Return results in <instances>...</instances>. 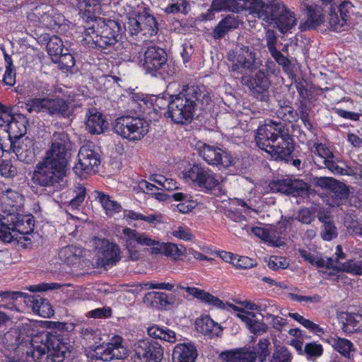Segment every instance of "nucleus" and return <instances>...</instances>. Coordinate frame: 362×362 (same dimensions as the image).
I'll return each mask as SVG.
<instances>
[{
	"instance_id": "nucleus-1",
	"label": "nucleus",
	"mask_w": 362,
	"mask_h": 362,
	"mask_svg": "<svg viewBox=\"0 0 362 362\" xmlns=\"http://www.w3.org/2000/svg\"><path fill=\"white\" fill-rule=\"evenodd\" d=\"M0 210V239L6 243L28 240L25 235L34 230L35 221L31 214H23L24 197L16 190L2 191Z\"/></svg>"
},
{
	"instance_id": "nucleus-2",
	"label": "nucleus",
	"mask_w": 362,
	"mask_h": 362,
	"mask_svg": "<svg viewBox=\"0 0 362 362\" xmlns=\"http://www.w3.org/2000/svg\"><path fill=\"white\" fill-rule=\"evenodd\" d=\"M69 144V138L66 132L62 131L53 134L51 146L44 159L35 166L33 174L35 183L42 187H52L54 191L65 186L66 156Z\"/></svg>"
},
{
	"instance_id": "nucleus-3",
	"label": "nucleus",
	"mask_w": 362,
	"mask_h": 362,
	"mask_svg": "<svg viewBox=\"0 0 362 362\" xmlns=\"http://www.w3.org/2000/svg\"><path fill=\"white\" fill-rule=\"evenodd\" d=\"M176 88L170 95L166 116L177 124H188L193 119L197 110H204L208 106L211 96L203 86L170 83L168 88Z\"/></svg>"
},
{
	"instance_id": "nucleus-4",
	"label": "nucleus",
	"mask_w": 362,
	"mask_h": 362,
	"mask_svg": "<svg viewBox=\"0 0 362 362\" xmlns=\"http://www.w3.org/2000/svg\"><path fill=\"white\" fill-rule=\"evenodd\" d=\"M67 335L59 329H55L48 332L45 344L34 346L30 343V346H26L25 350L23 344H19L16 352L17 356L22 352L21 358L13 356L9 358L8 362L13 359L21 362H63L69 354Z\"/></svg>"
},
{
	"instance_id": "nucleus-5",
	"label": "nucleus",
	"mask_w": 362,
	"mask_h": 362,
	"mask_svg": "<svg viewBox=\"0 0 362 362\" xmlns=\"http://www.w3.org/2000/svg\"><path fill=\"white\" fill-rule=\"evenodd\" d=\"M257 146L276 160L288 162L294 150L293 141L284 124L269 119L258 127L255 136Z\"/></svg>"
},
{
	"instance_id": "nucleus-6",
	"label": "nucleus",
	"mask_w": 362,
	"mask_h": 362,
	"mask_svg": "<svg viewBox=\"0 0 362 362\" xmlns=\"http://www.w3.org/2000/svg\"><path fill=\"white\" fill-rule=\"evenodd\" d=\"M252 15L269 24H274L281 33L291 30L297 23L294 13L279 0H272L267 4L256 0Z\"/></svg>"
},
{
	"instance_id": "nucleus-7",
	"label": "nucleus",
	"mask_w": 362,
	"mask_h": 362,
	"mask_svg": "<svg viewBox=\"0 0 362 362\" xmlns=\"http://www.w3.org/2000/svg\"><path fill=\"white\" fill-rule=\"evenodd\" d=\"M124 28L134 40L146 42L158 31L156 18L147 11L131 8L125 16Z\"/></svg>"
},
{
	"instance_id": "nucleus-8",
	"label": "nucleus",
	"mask_w": 362,
	"mask_h": 362,
	"mask_svg": "<svg viewBox=\"0 0 362 362\" xmlns=\"http://www.w3.org/2000/svg\"><path fill=\"white\" fill-rule=\"evenodd\" d=\"M138 58L142 69L153 76H160L166 80L173 76L177 71L174 63L168 62L165 51L158 46L148 47Z\"/></svg>"
},
{
	"instance_id": "nucleus-9",
	"label": "nucleus",
	"mask_w": 362,
	"mask_h": 362,
	"mask_svg": "<svg viewBox=\"0 0 362 362\" xmlns=\"http://www.w3.org/2000/svg\"><path fill=\"white\" fill-rule=\"evenodd\" d=\"M230 62L229 71L235 78H240L242 83L262 66V60L252 46L243 45L228 57Z\"/></svg>"
},
{
	"instance_id": "nucleus-10",
	"label": "nucleus",
	"mask_w": 362,
	"mask_h": 362,
	"mask_svg": "<svg viewBox=\"0 0 362 362\" xmlns=\"http://www.w3.org/2000/svg\"><path fill=\"white\" fill-rule=\"evenodd\" d=\"M120 26L113 20L101 21L96 28L90 27L85 30L83 40L90 47L105 49L117 42Z\"/></svg>"
},
{
	"instance_id": "nucleus-11",
	"label": "nucleus",
	"mask_w": 362,
	"mask_h": 362,
	"mask_svg": "<svg viewBox=\"0 0 362 362\" xmlns=\"http://www.w3.org/2000/svg\"><path fill=\"white\" fill-rule=\"evenodd\" d=\"M115 132L129 141L141 140L148 132V122L140 117L122 116L113 124Z\"/></svg>"
},
{
	"instance_id": "nucleus-12",
	"label": "nucleus",
	"mask_w": 362,
	"mask_h": 362,
	"mask_svg": "<svg viewBox=\"0 0 362 362\" xmlns=\"http://www.w3.org/2000/svg\"><path fill=\"white\" fill-rule=\"evenodd\" d=\"M182 176L187 182L193 183L204 192L214 190L220 185L219 176L201 164H194L185 170Z\"/></svg>"
},
{
	"instance_id": "nucleus-13",
	"label": "nucleus",
	"mask_w": 362,
	"mask_h": 362,
	"mask_svg": "<svg viewBox=\"0 0 362 362\" xmlns=\"http://www.w3.org/2000/svg\"><path fill=\"white\" fill-rule=\"evenodd\" d=\"M100 163L99 154L93 149V143L88 142L81 147L78 153V163L73 170L77 176L83 177L95 173Z\"/></svg>"
},
{
	"instance_id": "nucleus-14",
	"label": "nucleus",
	"mask_w": 362,
	"mask_h": 362,
	"mask_svg": "<svg viewBox=\"0 0 362 362\" xmlns=\"http://www.w3.org/2000/svg\"><path fill=\"white\" fill-rule=\"evenodd\" d=\"M95 247L97 251L98 267L110 268L121 259L120 250L116 243L106 239H95Z\"/></svg>"
},
{
	"instance_id": "nucleus-15",
	"label": "nucleus",
	"mask_w": 362,
	"mask_h": 362,
	"mask_svg": "<svg viewBox=\"0 0 362 362\" xmlns=\"http://www.w3.org/2000/svg\"><path fill=\"white\" fill-rule=\"evenodd\" d=\"M314 163L320 168H327L332 173L341 175L345 173L344 167L340 166L333 153L322 143H315L311 149Z\"/></svg>"
},
{
	"instance_id": "nucleus-16",
	"label": "nucleus",
	"mask_w": 362,
	"mask_h": 362,
	"mask_svg": "<svg viewBox=\"0 0 362 362\" xmlns=\"http://www.w3.org/2000/svg\"><path fill=\"white\" fill-rule=\"evenodd\" d=\"M128 355V350L122 345V339L117 338L114 342L105 346H97L90 351L88 356L91 359L102 361H110L113 359H122Z\"/></svg>"
},
{
	"instance_id": "nucleus-17",
	"label": "nucleus",
	"mask_w": 362,
	"mask_h": 362,
	"mask_svg": "<svg viewBox=\"0 0 362 362\" xmlns=\"http://www.w3.org/2000/svg\"><path fill=\"white\" fill-rule=\"evenodd\" d=\"M123 235L122 239L125 242L126 247L129 251L134 250L136 247V244H139L142 246L151 247V252L153 254L161 252V243L151 238L144 233H140L136 230L125 228L123 229Z\"/></svg>"
},
{
	"instance_id": "nucleus-18",
	"label": "nucleus",
	"mask_w": 362,
	"mask_h": 362,
	"mask_svg": "<svg viewBox=\"0 0 362 362\" xmlns=\"http://www.w3.org/2000/svg\"><path fill=\"white\" fill-rule=\"evenodd\" d=\"M163 356V349L158 342L146 339L136 346L134 362H160Z\"/></svg>"
},
{
	"instance_id": "nucleus-19",
	"label": "nucleus",
	"mask_w": 362,
	"mask_h": 362,
	"mask_svg": "<svg viewBox=\"0 0 362 362\" xmlns=\"http://www.w3.org/2000/svg\"><path fill=\"white\" fill-rule=\"evenodd\" d=\"M197 148L199 155L209 165L228 167L232 164L228 153L217 146L199 142Z\"/></svg>"
},
{
	"instance_id": "nucleus-20",
	"label": "nucleus",
	"mask_w": 362,
	"mask_h": 362,
	"mask_svg": "<svg viewBox=\"0 0 362 362\" xmlns=\"http://www.w3.org/2000/svg\"><path fill=\"white\" fill-rule=\"evenodd\" d=\"M37 18V21L45 27L49 29H56L62 25L64 21V16L49 6H41L36 7L32 13H30L28 18Z\"/></svg>"
},
{
	"instance_id": "nucleus-21",
	"label": "nucleus",
	"mask_w": 362,
	"mask_h": 362,
	"mask_svg": "<svg viewBox=\"0 0 362 362\" xmlns=\"http://www.w3.org/2000/svg\"><path fill=\"white\" fill-rule=\"evenodd\" d=\"M248 86L252 95L261 101H267L269 98V88L271 82L267 74L262 70L258 71L252 79L242 83Z\"/></svg>"
},
{
	"instance_id": "nucleus-22",
	"label": "nucleus",
	"mask_w": 362,
	"mask_h": 362,
	"mask_svg": "<svg viewBox=\"0 0 362 362\" xmlns=\"http://www.w3.org/2000/svg\"><path fill=\"white\" fill-rule=\"evenodd\" d=\"M11 148L19 160L25 163H31L35 160V142L32 138L25 136L11 140Z\"/></svg>"
},
{
	"instance_id": "nucleus-23",
	"label": "nucleus",
	"mask_w": 362,
	"mask_h": 362,
	"mask_svg": "<svg viewBox=\"0 0 362 362\" xmlns=\"http://www.w3.org/2000/svg\"><path fill=\"white\" fill-rule=\"evenodd\" d=\"M255 2L256 0H213L211 8L216 11L228 10L239 13L242 11H248L252 14Z\"/></svg>"
},
{
	"instance_id": "nucleus-24",
	"label": "nucleus",
	"mask_w": 362,
	"mask_h": 362,
	"mask_svg": "<svg viewBox=\"0 0 362 362\" xmlns=\"http://www.w3.org/2000/svg\"><path fill=\"white\" fill-rule=\"evenodd\" d=\"M349 192L347 186L337 180L327 191L325 202L330 206H338L347 199Z\"/></svg>"
},
{
	"instance_id": "nucleus-25",
	"label": "nucleus",
	"mask_w": 362,
	"mask_h": 362,
	"mask_svg": "<svg viewBox=\"0 0 362 362\" xmlns=\"http://www.w3.org/2000/svg\"><path fill=\"white\" fill-rule=\"evenodd\" d=\"M323 5L329 6L327 22L329 28L335 32H341L345 30L348 25L346 20L341 15H339L335 0H320Z\"/></svg>"
},
{
	"instance_id": "nucleus-26",
	"label": "nucleus",
	"mask_w": 362,
	"mask_h": 362,
	"mask_svg": "<svg viewBox=\"0 0 362 362\" xmlns=\"http://www.w3.org/2000/svg\"><path fill=\"white\" fill-rule=\"evenodd\" d=\"M28 121L22 115H15L13 119L6 124H3L2 129L8 134L10 141L17 138L25 137L27 131Z\"/></svg>"
},
{
	"instance_id": "nucleus-27",
	"label": "nucleus",
	"mask_w": 362,
	"mask_h": 362,
	"mask_svg": "<svg viewBox=\"0 0 362 362\" xmlns=\"http://www.w3.org/2000/svg\"><path fill=\"white\" fill-rule=\"evenodd\" d=\"M307 18L300 25L301 30L316 28L325 22L323 8L319 5H308L305 8Z\"/></svg>"
},
{
	"instance_id": "nucleus-28",
	"label": "nucleus",
	"mask_w": 362,
	"mask_h": 362,
	"mask_svg": "<svg viewBox=\"0 0 362 362\" xmlns=\"http://www.w3.org/2000/svg\"><path fill=\"white\" fill-rule=\"evenodd\" d=\"M177 288L185 291L189 295L204 303L214 305L218 308H224L225 304L221 299L202 289L193 286H184L182 284L177 285Z\"/></svg>"
},
{
	"instance_id": "nucleus-29",
	"label": "nucleus",
	"mask_w": 362,
	"mask_h": 362,
	"mask_svg": "<svg viewBox=\"0 0 362 362\" xmlns=\"http://www.w3.org/2000/svg\"><path fill=\"white\" fill-rule=\"evenodd\" d=\"M342 331L346 334L362 330V315L356 313L342 312L338 315Z\"/></svg>"
},
{
	"instance_id": "nucleus-30",
	"label": "nucleus",
	"mask_w": 362,
	"mask_h": 362,
	"mask_svg": "<svg viewBox=\"0 0 362 362\" xmlns=\"http://www.w3.org/2000/svg\"><path fill=\"white\" fill-rule=\"evenodd\" d=\"M108 123L102 113L95 109H90L86 113V129L92 134H100L107 128Z\"/></svg>"
},
{
	"instance_id": "nucleus-31",
	"label": "nucleus",
	"mask_w": 362,
	"mask_h": 362,
	"mask_svg": "<svg viewBox=\"0 0 362 362\" xmlns=\"http://www.w3.org/2000/svg\"><path fill=\"white\" fill-rule=\"evenodd\" d=\"M327 342L331 345L334 351L347 359L352 358L356 351L352 341L345 338L333 336L328 338Z\"/></svg>"
},
{
	"instance_id": "nucleus-32",
	"label": "nucleus",
	"mask_w": 362,
	"mask_h": 362,
	"mask_svg": "<svg viewBox=\"0 0 362 362\" xmlns=\"http://www.w3.org/2000/svg\"><path fill=\"white\" fill-rule=\"evenodd\" d=\"M197 351L192 344H178L173 352V362H194Z\"/></svg>"
},
{
	"instance_id": "nucleus-33",
	"label": "nucleus",
	"mask_w": 362,
	"mask_h": 362,
	"mask_svg": "<svg viewBox=\"0 0 362 362\" xmlns=\"http://www.w3.org/2000/svg\"><path fill=\"white\" fill-rule=\"evenodd\" d=\"M175 296H169L163 292L151 291L144 298V303L158 309H165L169 305L174 303Z\"/></svg>"
},
{
	"instance_id": "nucleus-34",
	"label": "nucleus",
	"mask_w": 362,
	"mask_h": 362,
	"mask_svg": "<svg viewBox=\"0 0 362 362\" xmlns=\"http://www.w3.org/2000/svg\"><path fill=\"white\" fill-rule=\"evenodd\" d=\"M220 356L226 362H255L257 358L255 351L244 349L226 351L221 353Z\"/></svg>"
},
{
	"instance_id": "nucleus-35",
	"label": "nucleus",
	"mask_w": 362,
	"mask_h": 362,
	"mask_svg": "<svg viewBox=\"0 0 362 362\" xmlns=\"http://www.w3.org/2000/svg\"><path fill=\"white\" fill-rule=\"evenodd\" d=\"M239 23L233 15H228L222 19L213 30V37L216 40L223 38L228 33L236 29Z\"/></svg>"
},
{
	"instance_id": "nucleus-36",
	"label": "nucleus",
	"mask_w": 362,
	"mask_h": 362,
	"mask_svg": "<svg viewBox=\"0 0 362 362\" xmlns=\"http://www.w3.org/2000/svg\"><path fill=\"white\" fill-rule=\"evenodd\" d=\"M195 325L197 331L211 337L217 336L221 332V326L208 315L198 318Z\"/></svg>"
},
{
	"instance_id": "nucleus-37",
	"label": "nucleus",
	"mask_w": 362,
	"mask_h": 362,
	"mask_svg": "<svg viewBox=\"0 0 362 362\" xmlns=\"http://www.w3.org/2000/svg\"><path fill=\"white\" fill-rule=\"evenodd\" d=\"M95 200H97L102 206L105 214L112 216L116 213H119L122 210L121 204L117 201L112 199L111 197L103 192L95 191Z\"/></svg>"
},
{
	"instance_id": "nucleus-38",
	"label": "nucleus",
	"mask_w": 362,
	"mask_h": 362,
	"mask_svg": "<svg viewBox=\"0 0 362 362\" xmlns=\"http://www.w3.org/2000/svg\"><path fill=\"white\" fill-rule=\"evenodd\" d=\"M298 252L305 261L318 268L332 269L334 267V261L331 257L325 259L320 255L305 249H298Z\"/></svg>"
},
{
	"instance_id": "nucleus-39",
	"label": "nucleus",
	"mask_w": 362,
	"mask_h": 362,
	"mask_svg": "<svg viewBox=\"0 0 362 362\" xmlns=\"http://www.w3.org/2000/svg\"><path fill=\"white\" fill-rule=\"evenodd\" d=\"M47 112L50 115L66 117L69 115V104L62 98H47Z\"/></svg>"
},
{
	"instance_id": "nucleus-40",
	"label": "nucleus",
	"mask_w": 362,
	"mask_h": 362,
	"mask_svg": "<svg viewBox=\"0 0 362 362\" xmlns=\"http://www.w3.org/2000/svg\"><path fill=\"white\" fill-rule=\"evenodd\" d=\"M83 254V249L76 245H68L59 252V259L67 264H72Z\"/></svg>"
},
{
	"instance_id": "nucleus-41",
	"label": "nucleus",
	"mask_w": 362,
	"mask_h": 362,
	"mask_svg": "<svg viewBox=\"0 0 362 362\" xmlns=\"http://www.w3.org/2000/svg\"><path fill=\"white\" fill-rule=\"evenodd\" d=\"M332 269L349 274L362 275V260L349 259L343 264L334 265Z\"/></svg>"
},
{
	"instance_id": "nucleus-42",
	"label": "nucleus",
	"mask_w": 362,
	"mask_h": 362,
	"mask_svg": "<svg viewBox=\"0 0 362 362\" xmlns=\"http://www.w3.org/2000/svg\"><path fill=\"white\" fill-rule=\"evenodd\" d=\"M24 295V293L20 291L0 292V308L13 310L15 308V300Z\"/></svg>"
},
{
	"instance_id": "nucleus-43",
	"label": "nucleus",
	"mask_w": 362,
	"mask_h": 362,
	"mask_svg": "<svg viewBox=\"0 0 362 362\" xmlns=\"http://www.w3.org/2000/svg\"><path fill=\"white\" fill-rule=\"evenodd\" d=\"M276 115L280 119L286 122H293L298 119V112L290 105H280L276 111Z\"/></svg>"
},
{
	"instance_id": "nucleus-44",
	"label": "nucleus",
	"mask_w": 362,
	"mask_h": 362,
	"mask_svg": "<svg viewBox=\"0 0 362 362\" xmlns=\"http://www.w3.org/2000/svg\"><path fill=\"white\" fill-rule=\"evenodd\" d=\"M190 10V6L187 0H172V2L164 9L168 14L178 13L187 14Z\"/></svg>"
},
{
	"instance_id": "nucleus-45",
	"label": "nucleus",
	"mask_w": 362,
	"mask_h": 362,
	"mask_svg": "<svg viewBox=\"0 0 362 362\" xmlns=\"http://www.w3.org/2000/svg\"><path fill=\"white\" fill-rule=\"evenodd\" d=\"M288 194L293 197H303L308 192L309 185L302 180L290 179Z\"/></svg>"
},
{
	"instance_id": "nucleus-46",
	"label": "nucleus",
	"mask_w": 362,
	"mask_h": 362,
	"mask_svg": "<svg viewBox=\"0 0 362 362\" xmlns=\"http://www.w3.org/2000/svg\"><path fill=\"white\" fill-rule=\"evenodd\" d=\"M47 49L51 56L56 57L59 54H62L65 49L64 48L62 40L59 37L53 35L47 43Z\"/></svg>"
},
{
	"instance_id": "nucleus-47",
	"label": "nucleus",
	"mask_w": 362,
	"mask_h": 362,
	"mask_svg": "<svg viewBox=\"0 0 362 362\" xmlns=\"http://www.w3.org/2000/svg\"><path fill=\"white\" fill-rule=\"evenodd\" d=\"M18 173L17 168L13 164L11 159H0V175L11 178Z\"/></svg>"
},
{
	"instance_id": "nucleus-48",
	"label": "nucleus",
	"mask_w": 362,
	"mask_h": 362,
	"mask_svg": "<svg viewBox=\"0 0 362 362\" xmlns=\"http://www.w3.org/2000/svg\"><path fill=\"white\" fill-rule=\"evenodd\" d=\"M292 356L288 349L284 346L276 347L270 362H291Z\"/></svg>"
},
{
	"instance_id": "nucleus-49",
	"label": "nucleus",
	"mask_w": 362,
	"mask_h": 362,
	"mask_svg": "<svg viewBox=\"0 0 362 362\" xmlns=\"http://www.w3.org/2000/svg\"><path fill=\"white\" fill-rule=\"evenodd\" d=\"M55 58L58 60L61 69L68 71L75 64L74 57L67 49H65L64 51L62 52V54H59L58 57H56Z\"/></svg>"
},
{
	"instance_id": "nucleus-50",
	"label": "nucleus",
	"mask_w": 362,
	"mask_h": 362,
	"mask_svg": "<svg viewBox=\"0 0 362 362\" xmlns=\"http://www.w3.org/2000/svg\"><path fill=\"white\" fill-rule=\"evenodd\" d=\"M269 232H271L272 235H274L277 238V240L276 241H269V243L276 245L280 246L283 245L284 242L282 240L283 235H285L286 230V224L285 222L279 223L276 226H272L269 228Z\"/></svg>"
},
{
	"instance_id": "nucleus-51",
	"label": "nucleus",
	"mask_w": 362,
	"mask_h": 362,
	"mask_svg": "<svg viewBox=\"0 0 362 362\" xmlns=\"http://www.w3.org/2000/svg\"><path fill=\"white\" fill-rule=\"evenodd\" d=\"M323 353L322 346L315 342L307 343L304 346V354L308 359L320 356Z\"/></svg>"
},
{
	"instance_id": "nucleus-52",
	"label": "nucleus",
	"mask_w": 362,
	"mask_h": 362,
	"mask_svg": "<svg viewBox=\"0 0 362 362\" xmlns=\"http://www.w3.org/2000/svg\"><path fill=\"white\" fill-rule=\"evenodd\" d=\"M47 98L31 99L26 103L28 110L31 112H47Z\"/></svg>"
},
{
	"instance_id": "nucleus-53",
	"label": "nucleus",
	"mask_w": 362,
	"mask_h": 362,
	"mask_svg": "<svg viewBox=\"0 0 362 362\" xmlns=\"http://www.w3.org/2000/svg\"><path fill=\"white\" fill-rule=\"evenodd\" d=\"M75 196L69 201V204L71 209H77L84 201L86 190L81 185L76 186Z\"/></svg>"
},
{
	"instance_id": "nucleus-54",
	"label": "nucleus",
	"mask_w": 362,
	"mask_h": 362,
	"mask_svg": "<svg viewBox=\"0 0 362 362\" xmlns=\"http://www.w3.org/2000/svg\"><path fill=\"white\" fill-rule=\"evenodd\" d=\"M320 235L324 240H332L338 235L337 228L333 222L327 223V224H323Z\"/></svg>"
},
{
	"instance_id": "nucleus-55",
	"label": "nucleus",
	"mask_w": 362,
	"mask_h": 362,
	"mask_svg": "<svg viewBox=\"0 0 362 362\" xmlns=\"http://www.w3.org/2000/svg\"><path fill=\"white\" fill-rule=\"evenodd\" d=\"M290 179H282L272 181L269 186L272 191L288 194Z\"/></svg>"
},
{
	"instance_id": "nucleus-56",
	"label": "nucleus",
	"mask_w": 362,
	"mask_h": 362,
	"mask_svg": "<svg viewBox=\"0 0 362 362\" xmlns=\"http://www.w3.org/2000/svg\"><path fill=\"white\" fill-rule=\"evenodd\" d=\"M126 216L131 220H141L148 223H153L156 221H158V216L156 214L144 216L140 213H137L132 210L128 211Z\"/></svg>"
},
{
	"instance_id": "nucleus-57",
	"label": "nucleus",
	"mask_w": 362,
	"mask_h": 362,
	"mask_svg": "<svg viewBox=\"0 0 362 362\" xmlns=\"http://www.w3.org/2000/svg\"><path fill=\"white\" fill-rule=\"evenodd\" d=\"M255 318V317H252L247 325L250 331L257 335H260L266 332L267 330V325L262 321L257 320Z\"/></svg>"
},
{
	"instance_id": "nucleus-58",
	"label": "nucleus",
	"mask_w": 362,
	"mask_h": 362,
	"mask_svg": "<svg viewBox=\"0 0 362 362\" xmlns=\"http://www.w3.org/2000/svg\"><path fill=\"white\" fill-rule=\"evenodd\" d=\"M26 304L32 308L33 311L35 313H37L40 310L42 303L45 298L40 296H28L25 294Z\"/></svg>"
},
{
	"instance_id": "nucleus-59",
	"label": "nucleus",
	"mask_w": 362,
	"mask_h": 362,
	"mask_svg": "<svg viewBox=\"0 0 362 362\" xmlns=\"http://www.w3.org/2000/svg\"><path fill=\"white\" fill-rule=\"evenodd\" d=\"M257 264L255 259L250 258L248 257L242 256L236 257L234 261V266L238 269H249L252 268Z\"/></svg>"
},
{
	"instance_id": "nucleus-60",
	"label": "nucleus",
	"mask_w": 362,
	"mask_h": 362,
	"mask_svg": "<svg viewBox=\"0 0 362 362\" xmlns=\"http://www.w3.org/2000/svg\"><path fill=\"white\" fill-rule=\"evenodd\" d=\"M252 233L261 238L262 240H264L266 242L269 243V241H276L277 240V238L274 235H272V233L269 232V228L264 229L261 227H253L252 228Z\"/></svg>"
},
{
	"instance_id": "nucleus-61",
	"label": "nucleus",
	"mask_w": 362,
	"mask_h": 362,
	"mask_svg": "<svg viewBox=\"0 0 362 362\" xmlns=\"http://www.w3.org/2000/svg\"><path fill=\"white\" fill-rule=\"evenodd\" d=\"M15 115L12 112V108L0 103V127H4L3 124H6L13 119Z\"/></svg>"
},
{
	"instance_id": "nucleus-62",
	"label": "nucleus",
	"mask_w": 362,
	"mask_h": 362,
	"mask_svg": "<svg viewBox=\"0 0 362 362\" xmlns=\"http://www.w3.org/2000/svg\"><path fill=\"white\" fill-rule=\"evenodd\" d=\"M337 3V11L343 16L346 20H348L349 17L350 10L353 8V4L349 1H339L335 0Z\"/></svg>"
},
{
	"instance_id": "nucleus-63",
	"label": "nucleus",
	"mask_w": 362,
	"mask_h": 362,
	"mask_svg": "<svg viewBox=\"0 0 362 362\" xmlns=\"http://www.w3.org/2000/svg\"><path fill=\"white\" fill-rule=\"evenodd\" d=\"M268 266L273 270L284 269L287 267V262H286V259L281 257L272 256L268 262Z\"/></svg>"
},
{
	"instance_id": "nucleus-64",
	"label": "nucleus",
	"mask_w": 362,
	"mask_h": 362,
	"mask_svg": "<svg viewBox=\"0 0 362 362\" xmlns=\"http://www.w3.org/2000/svg\"><path fill=\"white\" fill-rule=\"evenodd\" d=\"M343 171L345 173H341V175H351L358 177L362 180V165H356L354 166H346L344 168Z\"/></svg>"
}]
</instances>
